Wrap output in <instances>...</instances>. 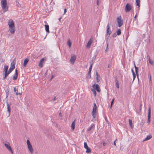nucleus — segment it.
<instances>
[{
  "mask_svg": "<svg viewBox=\"0 0 154 154\" xmlns=\"http://www.w3.org/2000/svg\"><path fill=\"white\" fill-rule=\"evenodd\" d=\"M8 24L9 27V31L12 34L15 32V25L13 20L12 19L9 20L8 21Z\"/></svg>",
  "mask_w": 154,
  "mask_h": 154,
  "instance_id": "obj_1",
  "label": "nucleus"
},
{
  "mask_svg": "<svg viewBox=\"0 0 154 154\" xmlns=\"http://www.w3.org/2000/svg\"><path fill=\"white\" fill-rule=\"evenodd\" d=\"M1 7L4 12L7 11L8 10V6L7 5V2H1Z\"/></svg>",
  "mask_w": 154,
  "mask_h": 154,
  "instance_id": "obj_2",
  "label": "nucleus"
},
{
  "mask_svg": "<svg viewBox=\"0 0 154 154\" xmlns=\"http://www.w3.org/2000/svg\"><path fill=\"white\" fill-rule=\"evenodd\" d=\"M27 143L28 148L29 151L31 154H32L33 152V149L31 144L30 143V141L28 140H27Z\"/></svg>",
  "mask_w": 154,
  "mask_h": 154,
  "instance_id": "obj_3",
  "label": "nucleus"
},
{
  "mask_svg": "<svg viewBox=\"0 0 154 154\" xmlns=\"http://www.w3.org/2000/svg\"><path fill=\"white\" fill-rule=\"evenodd\" d=\"M117 22L118 23V26L119 27H121L123 24V21L121 19V16L118 17L116 19Z\"/></svg>",
  "mask_w": 154,
  "mask_h": 154,
  "instance_id": "obj_4",
  "label": "nucleus"
},
{
  "mask_svg": "<svg viewBox=\"0 0 154 154\" xmlns=\"http://www.w3.org/2000/svg\"><path fill=\"white\" fill-rule=\"evenodd\" d=\"M132 6L130 4L127 3L125 7V10L126 12H128L131 9Z\"/></svg>",
  "mask_w": 154,
  "mask_h": 154,
  "instance_id": "obj_5",
  "label": "nucleus"
},
{
  "mask_svg": "<svg viewBox=\"0 0 154 154\" xmlns=\"http://www.w3.org/2000/svg\"><path fill=\"white\" fill-rule=\"evenodd\" d=\"M151 118V106L149 105L148 108V116L147 122L149 124L150 123Z\"/></svg>",
  "mask_w": 154,
  "mask_h": 154,
  "instance_id": "obj_6",
  "label": "nucleus"
},
{
  "mask_svg": "<svg viewBox=\"0 0 154 154\" xmlns=\"http://www.w3.org/2000/svg\"><path fill=\"white\" fill-rule=\"evenodd\" d=\"M76 56L74 54H72L70 61L72 64H74L75 61L76 59Z\"/></svg>",
  "mask_w": 154,
  "mask_h": 154,
  "instance_id": "obj_7",
  "label": "nucleus"
},
{
  "mask_svg": "<svg viewBox=\"0 0 154 154\" xmlns=\"http://www.w3.org/2000/svg\"><path fill=\"white\" fill-rule=\"evenodd\" d=\"M5 146L7 149L9 151H10L12 154H13V152L12 151V149L11 147L10 144L9 143H5Z\"/></svg>",
  "mask_w": 154,
  "mask_h": 154,
  "instance_id": "obj_8",
  "label": "nucleus"
},
{
  "mask_svg": "<svg viewBox=\"0 0 154 154\" xmlns=\"http://www.w3.org/2000/svg\"><path fill=\"white\" fill-rule=\"evenodd\" d=\"M109 24L108 23L107 25V28L106 30V34L107 35H109L111 33V31L110 29Z\"/></svg>",
  "mask_w": 154,
  "mask_h": 154,
  "instance_id": "obj_9",
  "label": "nucleus"
},
{
  "mask_svg": "<svg viewBox=\"0 0 154 154\" xmlns=\"http://www.w3.org/2000/svg\"><path fill=\"white\" fill-rule=\"evenodd\" d=\"M6 104L7 107V110L8 112V114L7 116L8 117H9L10 115V113L11 110V108L10 107L11 104H9L8 101L6 102Z\"/></svg>",
  "mask_w": 154,
  "mask_h": 154,
  "instance_id": "obj_10",
  "label": "nucleus"
},
{
  "mask_svg": "<svg viewBox=\"0 0 154 154\" xmlns=\"http://www.w3.org/2000/svg\"><path fill=\"white\" fill-rule=\"evenodd\" d=\"M93 87L94 89H96L98 92L100 91V89L99 85L98 84H94L93 85Z\"/></svg>",
  "mask_w": 154,
  "mask_h": 154,
  "instance_id": "obj_11",
  "label": "nucleus"
},
{
  "mask_svg": "<svg viewBox=\"0 0 154 154\" xmlns=\"http://www.w3.org/2000/svg\"><path fill=\"white\" fill-rule=\"evenodd\" d=\"M93 42V41L91 38H90L89 40L88 41L87 44L86 45V47L89 48H90V46L91 45V44H92V42Z\"/></svg>",
  "mask_w": 154,
  "mask_h": 154,
  "instance_id": "obj_12",
  "label": "nucleus"
},
{
  "mask_svg": "<svg viewBox=\"0 0 154 154\" xmlns=\"http://www.w3.org/2000/svg\"><path fill=\"white\" fill-rule=\"evenodd\" d=\"M18 73L17 70V69H15V74L13 78V79L14 80H15L17 79L18 77Z\"/></svg>",
  "mask_w": 154,
  "mask_h": 154,
  "instance_id": "obj_13",
  "label": "nucleus"
},
{
  "mask_svg": "<svg viewBox=\"0 0 154 154\" xmlns=\"http://www.w3.org/2000/svg\"><path fill=\"white\" fill-rule=\"evenodd\" d=\"M146 58L148 59V60L149 61V63L151 65H153L154 64V62L153 61L151 60L150 59V57L149 55H147L146 57Z\"/></svg>",
  "mask_w": 154,
  "mask_h": 154,
  "instance_id": "obj_14",
  "label": "nucleus"
},
{
  "mask_svg": "<svg viewBox=\"0 0 154 154\" xmlns=\"http://www.w3.org/2000/svg\"><path fill=\"white\" fill-rule=\"evenodd\" d=\"M15 59H14L11 63V68L13 69H14L15 67Z\"/></svg>",
  "mask_w": 154,
  "mask_h": 154,
  "instance_id": "obj_15",
  "label": "nucleus"
},
{
  "mask_svg": "<svg viewBox=\"0 0 154 154\" xmlns=\"http://www.w3.org/2000/svg\"><path fill=\"white\" fill-rule=\"evenodd\" d=\"M75 119L74 121L72 122L71 125V129L73 131L74 130L75 126Z\"/></svg>",
  "mask_w": 154,
  "mask_h": 154,
  "instance_id": "obj_16",
  "label": "nucleus"
},
{
  "mask_svg": "<svg viewBox=\"0 0 154 154\" xmlns=\"http://www.w3.org/2000/svg\"><path fill=\"white\" fill-rule=\"evenodd\" d=\"M45 59L44 58H42L40 60V62L39 63V66L40 67H42L43 66V63Z\"/></svg>",
  "mask_w": 154,
  "mask_h": 154,
  "instance_id": "obj_17",
  "label": "nucleus"
},
{
  "mask_svg": "<svg viewBox=\"0 0 154 154\" xmlns=\"http://www.w3.org/2000/svg\"><path fill=\"white\" fill-rule=\"evenodd\" d=\"M134 67L135 69V72L137 76L138 79V68L136 66L135 64H134Z\"/></svg>",
  "mask_w": 154,
  "mask_h": 154,
  "instance_id": "obj_18",
  "label": "nucleus"
},
{
  "mask_svg": "<svg viewBox=\"0 0 154 154\" xmlns=\"http://www.w3.org/2000/svg\"><path fill=\"white\" fill-rule=\"evenodd\" d=\"M46 31L48 33H49L50 32L49 30V26L48 25H45Z\"/></svg>",
  "mask_w": 154,
  "mask_h": 154,
  "instance_id": "obj_19",
  "label": "nucleus"
},
{
  "mask_svg": "<svg viewBox=\"0 0 154 154\" xmlns=\"http://www.w3.org/2000/svg\"><path fill=\"white\" fill-rule=\"evenodd\" d=\"M152 137V136L151 135H148L147 137L145 138V139L143 140V142L148 140L151 139Z\"/></svg>",
  "mask_w": 154,
  "mask_h": 154,
  "instance_id": "obj_20",
  "label": "nucleus"
},
{
  "mask_svg": "<svg viewBox=\"0 0 154 154\" xmlns=\"http://www.w3.org/2000/svg\"><path fill=\"white\" fill-rule=\"evenodd\" d=\"M29 61V59L27 58H26L24 60L23 65L24 66H26V65Z\"/></svg>",
  "mask_w": 154,
  "mask_h": 154,
  "instance_id": "obj_21",
  "label": "nucleus"
},
{
  "mask_svg": "<svg viewBox=\"0 0 154 154\" xmlns=\"http://www.w3.org/2000/svg\"><path fill=\"white\" fill-rule=\"evenodd\" d=\"M115 82H116V85L117 88H119V81L118 80H117V78L116 79V80H115Z\"/></svg>",
  "mask_w": 154,
  "mask_h": 154,
  "instance_id": "obj_22",
  "label": "nucleus"
},
{
  "mask_svg": "<svg viewBox=\"0 0 154 154\" xmlns=\"http://www.w3.org/2000/svg\"><path fill=\"white\" fill-rule=\"evenodd\" d=\"M97 106L96 105V104L95 103H94V106L93 109V111L92 112H96V111L97 109Z\"/></svg>",
  "mask_w": 154,
  "mask_h": 154,
  "instance_id": "obj_23",
  "label": "nucleus"
},
{
  "mask_svg": "<svg viewBox=\"0 0 154 154\" xmlns=\"http://www.w3.org/2000/svg\"><path fill=\"white\" fill-rule=\"evenodd\" d=\"M18 89H16V88L15 87L14 88V91L16 93V95H17L19 94H21V93H20L18 92Z\"/></svg>",
  "mask_w": 154,
  "mask_h": 154,
  "instance_id": "obj_24",
  "label": "nucleus"
},
{
  "mask_svg": "<svg viewBox=\"0 0 154 154\" xmlns=\"http://www.w3.org/2000/svg\"><path fill=\"white\" fill-rule=\"evenodd\" d=\"M94 124H92L91 125L90 127L87 129V131H89L91 130L92 129V128H93L94 127Z\"/></svg>",
  "mask_w": 154,
  "mask_h": 154,
  "instance_id": "obj_25",
  "label": "nucleus"
},
{
  "mask_svg": "<svg viewBox=\"0 0 154 154\" xmlns=\"http://www.w3.org/2000/svg\"><path fill=\"white\" fill-rule=\"evenodd\" d=\"M8 67L7 65H5L4 66V70L5 72H8Z\"/></svg>",
  "mask_w": 154,
  "mask_h": 154,
  "instance_id": "obj_26",
  "label": "nucleus"
},
{
  "mask_svg": "<svg viewBox=\"0 0 154 154\" xmlns=\"http://www.w3.org/2000/svg\"><path fill=\"white\" fill-rule=\"evenodd\" d=\"M129 125L131 128H133V124L132 120L130 119H129Z\"/></svg>",
  "mask_w": 154,
  "mask_h": 154,
  "instance_id": "obj_27",
  "label": "nucleus"
},
{
  "mask_svg": "<svg viewBox=\"0 0 154 154\" xmlns=\"http://www.w3.org/2000/svg\"><path fill=\"white\" fill-rule=\"evenodd\" d=\"M10 73H8V72H5V74H4V78L5 79H6L8 75L10 74Z\"/></svg>",
  "mask_w": 154,
  "mask_h": 154,
  "instance_id": "obj_28",
  "label": "nucleus"
},
{
  "mask_svg": "<svg viewBox=\"0 0 154 154\" xmlns=\"http://www.w3.org/2000/svg\"><path fill=\"white\" fill-rule=\"evenodd\" d=\"M106 44L107 46H106V49L105 51L106 52H107L108 51V49H109V48H108L109 43L108 42V40H107L106 41Z\"/></svg>",
  "mask_w": 154,
  "mask_h": 154,
  "instance_id": "obj_29",
  "label": "nucleus"
},
{
  "mask_svg": "<svg viewBox=\"0 0 154 154\" xmlns=\"http://www.w3.org/2000/svg\"><path fill=\"white\" fill-rule=\"evenodd\" d=\"M136 4L137 5L138 7H140V0H136Z\"/></svg>",
  "mask_w": 154,
  "mask_h": 154,
  "instance_id": "obj_30",
  "label": "nucleus"
},
{
  "mask_svg": "<svg viewBox=\"0 0 154 154\" xmlns=\"http://www.w3.org/2000/svg\"><path fill=\"white\" fill-rule=\"evenodd\" d=\"M92 114L93 118H96V112H92Z\"/></svg>",
  "mask_w": 154,
  "mask_h": 154,
  "instance_id": "obj_31",
  "label": "nucleus"
},
{
  "mask_svg": "<svg viewBox=\"0 0 154 154\" xmlns=\"http://www.w3.org/2000/svg\"><path fill=\"white\" fill-rule=\"evenodd\" d=\"M86 152L87 153H90L91 152V149L90 148H89L88 147V148H86Z\"/></svg>",
  "mask_w": 154,
  "mask_h": 154,
  "instance_id": "obj_32",
  "label": "nucleus"
},
{
  "mask_svg": "<svg viewBox=\"0 0 154 154\" xmlns=\"http://www.w3.org/2000/svg\"><path fill=\"white\" fill-rule=\"evenodd\" d=\"M67 44L69 46V48L71 47V43L70 41V40H68L67 42Z\"/></svg>",
  "mask_w": 154,
  "mask_h": 154,
  "instance_id": "obj_33",
  "label": "nucleus"
},
{
  "mask_svg": "<svg viewBox=\"0 0 154 154\" xmlns=\"http://www.w3.org/2000/svg\"><path fill=\"white\" fill-rule=\"evenodd\" d=\"M84 147L85 149L88 148V146L87 144L86 143V142H85L84 143Z\"/></svg>",
  "mask_w": 154,
  "mask_h": 154,
  "instance_id": "obj_34",
  "label": "nucleus"
},
{
  "mask_svg": "<svg viewBox=\"0 0 154 154\" xmlns=\"http://www.w3.org/2000/svg\"><path fill=\"white\" fill-rule=\"evenodd\" d=\"M121 34V29H119V30L117 31V35H119Z\"/></svg>",
  "mask_w": 154,
  "mask_h": 154,
  "instance_id": "obj_35",
  "label": "nucleus"
},
{
  "mask_svg": "<svg viewBox=\"0 0 154 154\" xmlns=\"http://www.w3.org/2000/svg\"><path fill=\"white\" fill-rule=\"evenodd\" d=\"M91 91H92L93 94L95 96L96 94V91L94 89H92Z\"/></svg>",
  "mask_w": 154,
  "mask_h": 154,
  "instance_id": "obj_36",
  "label": "nucleus"
},
{
  "mask_svg": "<svg viewBox=\"0 0 154 154\" xmlns=\"http://www.w3.org/2000/svg\"><path fill=\"white\" fill-rule=\"evenodd\" d=\"M114 100H115V98H114L112 99V100L111 101V104L110 108H112V105L113 103V102H114Z\"/></svg>",
  "mask_w": 154,
  "mask_h": 154,
  "instance_id": "obj_37",
  "label": "nucleus"
},
{
  "mask_svg": "<svg viewBox=\"0 0 154 154\" xmlns=\"http://www.w3.org/2000/svg\"><path fill=\"white\" fill-rule=\"evenodd\" d=\"M93 64V63H91V65H90V66L89 68V72H91V69H92V65Z\"/></svg>",
  "mask_w": 154,
  "mask_h": 154,
  "instance_id": "obj_38",
  "label": "nucleus"
},
{
  "mask_svg": "<svg viewBox=\"0 0 154 154\" xmlns=\"http://www.w3.org/2000/svg\"><path fill=\"white\" fill-rule=\"evenodd\" d=\"M13 70L11 68V67L8 70V73H11V72L12 71V70Z\"/></svg>",
  "mask_w": 154,
  "mask_h": 154,
  "instance_id": "obj_39",
  "label": "nucleus"
},
{
  "mask_svg": "<svg viewBox=\"0 0 154 154\" xmlns=\"http://www.w3.org/2000/svg\"><path fill=\"white\" fill-rule=\"evenodd\" d=\"M16 5L18 7H20V5L19 4V3L17 1V2H16Z\"/></svg>",
  "mask_w": 154,
  "mask_h": 154,
  "instance_id": "obj_40",
  "label": "nucleus"
},
{
  "mask_svg": "<svg viewBox=\"0 0 154 154\" xmlns=\"http://www.w3.org/2000/svg\"><path fill=\"white\" fill-rule=\"evenodd\" d=\"M133 81H134V79H135V78H136V75H135V73H133Z\"/></svg>",
  "mask_w": 154,
  "mask_h": 154,
  "instance_id": "obj_41",
  "label": "nucleus"
},
{
  "mask_svg": "<svg viewBox=\"0 0 154 154\" xmlns=\"http://www.w3.org/2000/svg\"><path fill=\"white\" fill-rule=\"evenodd\" d=\"M117 35L116 34V33H115L112 35V36L113 37H115Z\"/></svg>",
  "mask_w": 154,
  "mask_h": 154,
  "instance_id": "obj_42",
  "label": "nucleus"
},
{
  "mask_svg": "<svg viewBox=\"0 0 154 154\" xmlns=\"http://www.w3.org/2000/svg\"><path fill=\"white\" fill-rule=\"evenodd\" d=\"M91 72H89V71H88V75H89V76L90 77V78H91Z\"/></svg>",
  "mask_w": 154,
  "mask_h": 154,
  "instance_id": "obj_43",
  "label": "nucleus"
},
{
  "mask_svg": "<svg viewBox=\"0 0 154 154\" xmlns=\"http://www.w3.org/2000/svg\"><path fill=\"white\" fill-rule=\"evenodd\" d=\"M117 140V139H116L114 142V145L115 146H116V142Z\"/></svg>",
  "mask_w": 154,
  "mask_h": 154,
  "instance_id": "obj_44",
  "label": "nucleus"
},
{
  "mask_svg": "<svg viewBox=\"0 0 154 154\" xmlns=\"http://www.w3.org/2000/svg\"><path fill=\"white\" fill-rule=\"evenodd\" d=\"M6 0H1V2H7Z\"/></svg>",
  "mask_w": 154,
  "mask_h": 154,
  "instance_id": "obj_45",
  "label": "nucleus"
},
{
  "mask_svg": "<svg viewBox=\"0 0 154 154\" xmlns=\"http://www.w3.org/2000/svg\"><path fill=\"white\" fill-rule=\"evenodd\" d=\"M103 146H104L106 145V143H105V142H104L103 143Z\"/></svg>",
  "mask_w": 154,
  "mask_h": 154,
  "instance_id": "obj_46",
  "label": "nucleus"
},
{
  "mask_svg": "<svg viewBox=\"0 0 154 154\" xmlns=\"http://www.w3.org/2000/svg\"><path fill=\"white\" fill-rule=\"evenodd\" d=\"M96 75H97V78H98L99 77V75L98 74V72H96Z\"/></svg>",
  "mask_w": 154,
  "mask_h": 154,
  "instance_id": "obj_47",
  "label": "nucleus"
},
{
  "mask_svg": "<svg viewBox=\"0 0 154 154\" xmlns=\"http://www.w3.org/2000/svg\"><path fill=\"white\" fill-rule=\"evenodd\" d=\"M66 12V9L65 8L64 9V14H65Z\"/></svg>",
  "mask_w": 154,
  "mask_h": 154,
  "instance_id": "obj_48",
  "label": "nucleus"
},
{
  "mask_svg": "<svg viewBox=\"0 0 154 154\" xmlns=\"http://www.w3.org/2000/svg\"><path fill=\"white\" fill-rule=\"evenodd\" d=\"M98 78H97V82H99V81H100V79H98Z\"/></svg>",
  "mask_w": 154,
  "mask_h": 154,
  "instance_id": "obj_49",
  "label": "nucleus"
},
{
  "mask_svg": "<svg viewBox=\"0 0 154 154\" xmlns=\"http://www.w3.org/2000/svg\"><path fill=\"white\" fill-rule=\"evenodd\" d=\"M99 1H97V5H99Z\"/></svg>",
  "mask_w": 154,
  "mask_h": 154,
  "instance_id": "obj_50",
  "label": "nucleus"
},
{
  "mask_svg": "<svg viewBox=\"0 0 154 154\" xmlns=\"http://www.w3.org/2000/svg\"><path fill=\"white\" fill-rule=\"evenodd\" d=\"M56 99V97H55L53 99V101H55Z\"/></svg>",
  "mask_w": 154,
  "mask_h": 154,
  "instance_id": "obj_51",
  "label": "nucleus"
},
{
  "mask_svg": "<svg viewBox=\"0 0 154 154\" xmlns=\"http://www.w3.org/2000/svg\"><path fill=\"white\" fill-rule=\"evenodd\" d=\"M131 70H132V73H133H133H134V71L133 69H132Z\"/></svg>",
  "mask_w": 154,
  "mask_h": 154,
  "instance_id": "obj_52",
  "label": "nucleus"
},
{
  "mask_svg": "<svg viewBox=\"0 0 154 154\" xmlns=\"http://www.w3.org/2000/svg\"><path fill=\"white\" fill-rule=\"evenodd\" d=\"M62 19V17H60V18H59V20L60 21H61V19Z\"/></svg>",
  "mask_w": 154,
  "mask_h": 154,
  "instance_id": "obj_53",
  "label": "nucleus"
},
{
  "mask_svg": "<svg viewBox=\"0 0 154 154\" xmlns=\"http://www.w3.org/2000/svg\"><path fill=\"white\" fill-rule=\"evenodd\" d=\"M53 75H52V76H51V79H50V80H52V79H53Z\"/></svg>",
  "mask_w": 154,
  "mask_h": 154,
  "instance_id": "obj_54",
  "label": "nucleus"
},
{
  "mask_svg": "<svg viewBox=\"0 0 154 154\" xmlns=\"http://www.w3.org/2000/svg\"><path fill=\"white\" fill-rule=\"evenodd\" d=\"M59 115L60 116H61V114L60 113H59Z\"/></svg>",
  "mask_w": 154,
  "mask_h": 154,
  "instance_id": "obj_55",
  "label": "nucleus"
},
{
  "mask_svg": "<svg viewBox=\"0 0 154 154\" xmlns=\"http://www.w3.org/2000/svg\"><path fill=\"white\" fill-rule=\"evenodd\" d=\"M137 17V15H135V17H134V18H135H135H136V17Z\"/></svg>",
  "mask_w": 154,
  "mask_h": 154,
  "instance_id": "obj_56",
  "label": "nucleus"
},
{
  "mask_svg": "<svg viewBox=\"0 0 154 154\" xmlns=\"http://www.w3.org/2000/svg\"><path fill=\"white\" fill-rule=\"evenodd\" d=\"M108 68H110L109 67V65H108Z\"/></svg>",
  "mask_w": 154,
  "mask_h": 154,
  "instance_id": "obj_57",
  "label": "nucleus"
},
{
  "mask_svg": "<svg viewBox=\"0 0 154 154\" xmlns=\"http://www.w3.org/2000/svg\"><path fill=\"white\" fill-rule=\"evenodd\" d=\"M142 106V105L141 104H140V107H141V106Z\"/></svg>",
  "mask_w": 154,
  "mask_h": 154,
  "instance_id": "obj_58",
  "label": "nucleus"
},
{
  "mask_svg": "<svg viewBox=\"0 0 154 154\" xmlns=\"http://www.w3.org/2000/svg\"><path fill=\"white\" fill-rule=\"evenodd\" d=\"M2 62H4V61H5V60L4 59H3V60H2Z\"/></svg>",
  "mask_w": 154,
  "mask_h": 154,
  "instance_id": "obj_59",
  "label": "nucleus"
},
{
  "mask_svg": "<svg viewBox=\"0 0 154 154\" xmlns=\"http://www.w3.org/2000/svg\"><path fill=\"white\" fill-rule=\"evenodd\" d=\"M47 74V72H46V73H45V75H46Z\"/></svg>",
  "mask_w": 154,
  "mask_h": 154,
  "instance_id": "obj_60",
  "label": "nucleus"
},
{
  "mask_svg": "<svg viewBox=\"0 0 154 154\" xmlns=\"http://www.w3.org/2000/svg\"><path fill=\"white\" fill-rule=\"evenodd\" d=\"M77 1H78V2H79V0H78Z\"/></svg>",
  "mask_w": 154,
  "mask_h": 154,
  "instance_id": "obj_61",
  "label": "nucleus"
},
{
  "mask_svg": "<svg viewBox=\"0 0 154 154\" xmlns=\"http://www.w3.org/2000/svg\"><path fill=\"white\" fill-rule=\"evenodd\" d=\"M140 109H141V108L140 107Z\"/></svg>",
  "mask_w": 154,
  "mask_h": 154,
  "instance_id": "obj_62",
  "label": "nucleus"
},
{
  "mask_svg": "<svg viewBox=\"0 0 154 154\" xmlns=\"http://www.w3.org/2000/svg\"><path fill=\"white\" fill-rule=\"evenodd\" d=\"M100 0H97V1H99Z\"/></svg>",
  "mask_w": 154,
  "mask_h": 154,
  "instance_id": "obj_63",
  "label": "nucleus"
},
{
  "mask_svg": "<svg viewBox=\"0 0 154 154\" xmlns=\"http://www.w3.org/2000/svg\"><path fill=\"white\" fill-rule=\"evenodd\" d=\"M36 154H38L37 153Z\"/></svg>",
  "mask_w": 154,
  "mask_h": 154,
  "instance_id": "obj_64",
  "label": "nucleus"
}]
</instances>
